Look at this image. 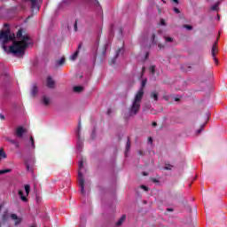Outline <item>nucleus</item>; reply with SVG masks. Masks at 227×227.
<instances>
[{"label":"nucleus","mask_w":227,"mask_h":227,"mask_svg":"<svg viewBox=\"0 0 227 227\" xmlns=\"http://www.w3.org/2000/svg\"><path fill=\"white\" fill-rule=\"evenodd\" d=\"M58 67H61V65H65V58H61V59L57 60Z\"/></svg>","instance_id":"obj_24"},{"label":"nucleus","mask_w":227,"mask_h":227,"mask_svg":"<svg viewBox=\"0 0 227 227\" xmlns=\"http://www.w3.org/2000/svg\"><path fill=\"white\" fill-rule=\"evenodd\" d=\"M143 71H145V67H143Z\"/></svg>","instance_id":"obj_55"},{"label":"nucleus","mask_w":227,"mask_h":227,"mask_svg":"<svg viewBox=\"0 0 227 227\" xmlns=\"http://www.w3.org/2000/svg\"><path fill=\"white\" fill-rule=\"evenodd\" d=\"M148 142L151 143V144L153 143V138H152V137H150L148 138Z\"/></svg>","instance_id":"obj_42"},{"label":"nucleus","mask_w":227,"mask_h":227,"mask_svg":"<svg viewBox=\"0 0 227 227\" xmlns=\"http://www.w3.org/2000/svg\"><path fill=\"white\" fill-rule=\"evenodd\" d=\"M5 173H12V168L0 170V175H4Z\"/></svg>","instance_id":"obj_25"},{"label":"nucleus","mask_w":227,"mask_h":227,"mask_svg":"<svg viewBox=\"0 0 227 227\" xmlns=\"http://www.w3.org/2000/svg\"><path fill=\"white\" fill-rule=\"evenodd\" d=\"M141 188L144 189V191H148V186L142 185Z\"/></svg>","instance_id":"obj_40"},{"label":"nucleus","mask_w":227,"mask_h":227,"mask_svg":"<svg viewBox=\"0 0 227 227\" xmlns=\"http://www.w3.org/2000/svg\"><path fill=\"white\" fill-rule=\"evenodd\" d=\"M81 47H82V43L78 45V50L72 55L71 59H76L79 56V51H81Z\"/></svg>","instance_id":"obj_14"},{"label":"nucleus","mask_w":227,"mask_h":227,"mask_svg":"<svg viewBox=\"0 0 227 227\" xmlns=\"http://www.w3.org/2000/svg\"><path fill=\"white\" fill-rule=\"evenodd\" d=\"M143 153L142 152H140V155L142 154Z\"/></svg>","instance_id":"obj_56"},{"label":"nucleus","mask_w":227,"mask_h":227,"mask_svg":"<svg viewBox=\"0 0 227 227\" xmlns=\"http://www.w3.org/2000/svg\"><path fill=\"white\" fill-rule=\"evenodd\" d=\"M4 207V203L0 204V212L3 210Z\"/></svg>","instance_id":"obj_41"},{"label":"nucleus","mask_w":227,"mask_h":227,"mask_svg":"<svg viewBox=\"0 0 227 227\" xmlns=\"http://www.w3.org/2000/svg\"><path fill=\"white\" fill-rule=\"evenodd\" d=\"M153 182H157V179H153Z\"/></svg>","instance_id":"obj_54"},{"label":"nucleus","mask_w":227,"mask_h":227,"mask_svg":"<svg viewBox=\"0 0 227 227\" xmlns=\"http://www.w3.org/2000/svg\"><path fill=\"white\" fill-rule=\"evenodd\" d=\"M161 26H166V21L164 20H160Z\"/></svg>","instance_id":"obj_38"},{"label":"nucleus","mask_w":227,"mask_h":227,"mask_svg":"<svg viewBox=\"0 0 227 227\" xmlns=\"http://www.w3.org/2000/svg\"><path fill=\"white\" fill-rule=\"evenodd\" d=\"M10 215L8 214V209H5L4 212L1 215L2 223H6L9 219Z\"/></svg>","instance_id":"obj_9"},{"label":"nucleus","mask_w":227,"mask_h":227,"mask_svg":"<svg viewBox=\"0 0 227 227\" xmlns=\"http://www.w3.org/2000/svg\"><path fill=\"white\" fill-rule=\"evenodd\" d=\"M213 59H214V61H215V63L216 65H219V59H217V58H215V56L213 57Z\"/></svg>","instance_id":"obj_35"},{"label":"nucleus","mask_w":227,"mask_h":227,"mask_svg":"<svg viewBox=\"0 0 227 227\" xmlns=\"http://www.w3.org/2000/svg\"><path fill=\"white\" fill-rule=\"evenodd\" d=\"M11 219L12 221H15L14 224L15 226H19V224H20V223H22V217H19V215H17V214H12L10 215Z\"/></svg>","instance_id":"obj_5"},{"label":"nucleus","mask_w":227,"mask_h":227,"mask_svg":"<svg viewBox=\"0 0 227 227\" xmlns=\"http://www.w3.org/2000/svg\"><path fill=\"white\" fill-rule=\"evenodd\" d=\"M55 84H56V82H54V80H52V77L48 76V78H47V86L51 90H52V89H54Z\"/></svg>","instance_id":"obj_8"},{"label":"nucleus","mask_w":227,"mask_h":227,"mask_svg":"<svg viewBox=\"0 0 227 227\" xmlns=\"http://www.w3.org/2000/svg\"><path fill=\"white\" fill-rule=\"evenodd\" d=\"M130 150V138H128L127 144H126V152H129Z\"/></svg>","instance_id":"obj_26"},{"label":"nucleus","mask_w":227,"mask_h":227,"mask_svg":"<svg viewBox=\"0 0 227 227\" xmlns=\"http://www.w3.org/2000/svg\"><path fill=\"white\" fill-rule=\"evenodd\" d=\"M84 90V87L82 86H74V91L75 93H81V91H82Z\"/></svg>","instance_id":"obj_19"},{"label":"nucleus","mask_w":227,"mask_h":227,"mask_svg":"<svg viewBox=\"0 0 227 227\" xmlns=\"http://www.w3.org/2000/svg\"><path fill=\"white\" fill-rule=\"evenodd\" d=\"M1 159H6V153L4 152V149H0V160Z\"/></svg>","instance_id":"obj_21"},{"label":"nucleus","mask_w":227,"mask_h":227,"mask_svg":"<svg viewBox=\"0 0 227 227\" xmlns=\"http://www.w3.org/2000/svg\"><path fill=\"white\" fill-rule=\"evenodd\" d=\"M174 209L173 208H167V212H173Z\"/></svg>","instance_id":"obj_47"},{"label":"nucleus","mask_w":227,"mask_h":227,"mask_svg":"<svg viewBox=\"0 0 227 227\" xmlns=\"http://www.w3.org/2000/svg\"><path fill=\"white\" fill-rule=\"evenodd\" d=\"M71 1L72 0H63L61 4H62V6H64V4H70Z\"/></svg>","instance_id":"obj_29"},{"label":"nucleus","mask_w":227,"mask_h":227,"mask_svg":"<svg viewBox=\"0 0 227 227\" xmlns=\"http://www.w3.org/2000/svg\"><path fill=\"white\" fill-rule=\"evenodd\" d=\"M217 8H219V4H215V5H213V6L211 7V10H212L213 12H217Z\"/></svg>","instance_id":"obj_27"},{"label":"nucleus","mask_w":227,"mask_h":227,"mask_svg":"<svg viewBox=\"0 0 227 227\" xmlns=\"http://www.w3.org/2000/svg\"><path fill=\"white\" fill-rule=\"evenodd\" d=\"M84 168V161L80 160L78 164V184L81 188L82 194H86V191H84V176L82 175V172H81V169Z\"/></svg>","instance_id":"obj_4"},{"label":"nucleus","mask_w":227,"mask_h":227,"mask_svg":"<svg viewBox=\"0 0 227 227\" xmlns=\"http://www.w3.org/2000/svg\"><path fill=\"white\" fill-rule=\"evenodd\" d=\"M165 41L168 43H171V42H173V37H166Z\"/></svg>","instance_id":"obj_33"},{"label":"nucleus","mask_w":227,"mask_h":227,"mask_svg":"<svg viewBox=\"0 0 227 227\" xmlns=\"http://www.w3.org/2000/svg\"><path fill=\"white\" fill-rule=\"evenodd\" d=\"M171 168H173V166H171V165H167V166L164 168V169H166L167 171H169V170H171Z\"/></svg>","instance_id":"obj_34"},{"label":"nucleus","mask_w":227,"mask_h":227,"mask_svg":"<svg viewBox=\"0 0 227 227\" xmlns=\"http://www.w3.org/2000/svg\"><path fill=\"white\" fill-rule=\"evenodd\" d=\"M25 148H29V145L27 144V145H25Z\"/></svg>","instance_id":"obj_53"},{"label":"nucleus","mask_w":227,"mask_h":227,"mask_svg":"<svg viewBox=\"0 0 227 227\" xmlns=\"http://www.w3.org/2000/svg\"><path fill=\"white\" fill-rule=\"evenodd\" d=\"M153 127H157V122L153 121Z\"/></svg>","instance_id":"obj_48"},{"label":"nucleus","mask_w":227,"mask_h":227,"mask_svg":"<svg viewBox=\"0 0 227 227\" xmlns=\"http://www.w3.org/2000/svg\"><path fill=\"white\" fill-rule=\"evenodd\" d=\"M31 227H35V225H32Z\"/></svg>","instance_id":"obj_57"},{"label":"nucleus","mask_w":227,"mask_h":227,"mask_svg":"<svg viewBox=\"0 0 227 227\" xmlns=\"http://www.w3.org/2000/svg\"><path fill=\"white\" fill-rule=\"evenodd\" d=\"M27 170L29 171V161H26Z\"/></svg>","instance_id":"obj_39"},{"label":"nucleus","mask_w":227,"mask_h":227,"mask_svg":"<svg viewBox=\"0 0 227 227\" xmlns=\"http://www.w3.org/2000/svg\"><path fill=\"white\" fill-rule=\"evenodd\" d=\"M152 42L154 43V45H157V41L155 40V34L152 35Z\"/></svg>","instance_id":"obj_30"},{"label":"nucleus","mask_w":227,"mask_h":227,"mask_svg":"<svg viewBox=\"0 0 227 227\" xmlns=\"http://www.w3.org/2000/svg\"><path fill=\"white\" fill-rule=\"evenodd\" d=\"M16 38L20 41L14 40L12 42V45L10 46L9 51L12 52V54H14V56H20V58H24L26 49L31 44L29 42L31 37L26 34L23 35L22 28H20L16 34Z\"/></svg>","instance_id":"obj_1"},{"label":"nucleus","mask_w":227,"mask_h":227,"mask_svg":"<svg viewBox=\"0 0 227 227\" xmlns=\"http://www.w3.org/2000/svg\"><path fill=\"white\" fill-rule=\"evenodd\" d=\"M151 98H153V100H155V102H157V100H159V94L155 91H153L151 93Z\"/></svg>","instance_id":"obj_20"},{"label":"nucleus","mask_w":227,"mask_h":227,"mask_svg":"<svg viewBox=\"0 0 227 227\" xmlns=\"http://www.w3.org/2000/svg\"><path fill=\"white\" fill-rule=\"evenodd\" d=\"M30 145L32 150H35V148H36V146L35 145V138L33 137H30Z\"/></svg>","instance_id":"obj_22"},{"label":"nucleus","mask_w":227,"mask_h":227,"mask_svg":"<svg viewBox=\"0 0 227 227\" xmlns=\"http://www.w3.org/2000/svg\"><path fill=\"white\" fill-rule=\"evenodd\" d=\"M147 79H143L141 82V88L138 90L133 99L132 105L129 107V116H136L141 109V100L145 96V88L146 87Z\"/></svg>","instance_id":"obj_2"},{"label":"nucleus","mask_w":227,"mask_h":227,"mask_svg":"<svg viewBox=\"0 0 227 227\" xmlns=\"http://www.w3.org/2000/svg\"><path fill=\"white\" fill-rule=\"evenodd\" d=\"M29 191H31V186L29 184L25 185V192L27 196H29Z\"/></svg>","instance_id":"obj_23"},{"label":"nucleus","mask_w":227,"mask_h":227,"mask_svg":"<svg viewBox=\"0 0 227 227\" xmlns=\"http://www.w3.org/2000/svg\"><path fill=\"white\" fill-rule=\"evenodd\" d=\"M148 56H150V54L148 52L145 53V59H148Z\"/></svg>","instance_id":"obj_45"},{"label":"nucleus","mask_w":227,"mask_h":227,"mask_svg":"<svg viewBox=\"0 0 227 227\" xmlns=\"http://www.w3.org/2000/svg\"><path fill=\"white\" fill-rule=\"evenodd\" d=\"M120 52H121V48L118 49L116 51V55L114 58L111 60L110 65H114L116 63V59H118V57L120 56Z\"/></svg>","instance_id":"obj_13"},{"label":"nucleus","mask_w":227,"mask_h":227,"mask_svg":"<svg viewBox=\"0 0 227 227\" xmlns=\"http://www.w3.org/2000/svg\"><path fill=\"white\" fill-rule=\"evenodd\" d=\"M184 27H185V29H188L189 31L192 29V26L191 25H184Z\"/></svg>","instance_id":"obj_32"},{"label":"nucleus","mask_w":227,"mask_h":227,"mask_svg":"<svg viewBox=\"0 0 227 227\" xmlns=\"http://www.w3.org/2000/svg\"><path fill=\"white\" fill-rule=\"evenodd\" d=\"M0 118H1V120H4L5 119V117H4V115L3 114H0Z\"/></svg>","instance_id":"obj_46"},{"label":"nucleus","mask_w":227,"mask_h":227,"mask_svg":"<svg viewBox=\"0 0 227 227\" xmlns=\"http://www.w3.org/2000/svg\"><path fill=\"white\" fill-rule=\"evenodd\" d=\"M143 175H144V176H148V173L143 172Z\"/></svg>","instance_id":"obj_51"},{"label":"nucleus","mask_w":227,"mask_h":227,"mask_svg":"<svg viewBox=\"0 0 227 227\" xmlns=\"http://www.w3.org/2000/svg\"><path fill=\"white\" fill-rule=\"evenodd\" d=\"M18 194H19V196H20L21 201H25V202L27 201V196H24V192H22L21 190H20V191L18 192Z\"/></svg>","instance_id":"obj_17"},{"label":"nucleus","mask_w":227,"mask_h":227,"mask_svg":"<svg viewBox=\"0 0 227 227\" xmlns=\"http://www.w3.org/2000/svg\"><path fill=\"white\" fill-rule=\"evenodd\" d=\"M24 134H26V129H24V128L22 126L18 127L16 129V136L18 137H22L24 136Z\"/></svg>","instance_id":"obj_7"},{"label":"nucleus","mask_w":227,"mask_h":227,"mask_svg":"<svg viewBox=\"0 0 227 227\" xmlns=\"http://www.w3.org/2000/svg\"><path fill=\"white\" fill-rule=\"evenodd\" d=\"M179 100H180V98H175V101H176V102H179Z\"/></svg>","instance_id":"obj_50"},{"label":"nucleus","mask_w":227,"mask_h":227,"mask_svg":"<svg viewBox=\"0 0 227 227\" xmlns=\"http://www.w3.org/2000/svg\"><path fill=\"white\" fill-rule=\"evenodd\" d=\"M36 93H38V86H36V84H34L32 88L31 95L33 97H36Z\"/></svg>","instance_id":"obj_18"},{"label":"nucleus","mask_w":227,"mask_h":227,"mask_svg":"<svg viewBox=\"0 0 227 227\" xmlns=\"http://www.w3.org/2000/svg\"><path fill=\"white\" fill-rule=\"evenodd\" d=\"M42 103L43 104V106H49L51 104V99L46 96H43L42 98Z\"/></svg>","instance_id":"obj_16"},{"label":"nucleus","mask_w":227,"mask_h":227,"mask_svg":"<svg viewBox=\"0 0 227 227\" xmlns=\"http://www.w3.org/2000/svg\"><path fill=\"white\" fill-rule=\"evenodd\" d=\"M173 2L178 4V0H173Z\"/></svg>","instance_id":"obj_52"},{"label":"nucleus","mask_w":227,"mask_h":227,"mask_svg":"<svg viewBox=\"0 0 227 227\" xmlns=\"http://www.w3.org/2000/svg\"><path fill=\"white\" fill-rule=\"evenodd\" d=\"M125 219H127V215H122L121 217L116 223V226H121V224H123Z\"/></svg>","instance_id":"obj_15"},{"label":"nucleus","mask_w":227,"mask_h":227,"mask_svg":"<svg viewBox=\"0 0 227 227\" xmlns=\"http://www.w3.org/2000/svg\"><path fill=\"white\" fill-rule=\"evenodd\" d=\"M119 32H120V34L121 35V34L123 33V29L120 28V29H119Z\"/></svg>","instance_id":"obj_49"},{"label":"nucleus","mask_w":227,"mask_h":227,"mask_svg":"<svg viewBox=\"0 0 227 227\" xmlns=\"http://www.w3.org/2000/svg\"><path fill=\"white\" fill-rule=\"evenodd\" d=\"M174 12L176 13H180V10L178 8H176V7L174 8Z\"/></svg>","instance_id":"obj_36"},{"label":"nucleus","mask_w":227,"mask_h":227,"mask_svg":"<svg viewBox=\"0 0 227 227\" xmlns=\"http://www.w3.org/2000/svg\"><path fill=\"white\" fill-rule=\"evenodd\" d=\"M95 4H97L98 6H100V3H98V0H94Z\"/></svg>","instance_id":"obj_43"},{"label":"nucleus","mask_w":227,"mask_h":227,"mask_svg":"<svg viewBox=\"0 0 227 227\" xmlns=\"http://www.w3.org/2000/svg\"><path fill=\"white\" fill-rule=\"evenodd\" d=\"M31 2V8L33 11L40 10V6H38V0H30Z\"/></svg>","instance_id":"obj_10"},{"label":"nucleus","mask_w":227,"mask_h":227,"mask_svg":"<svg viewBox=\"0 0 227 227\" xmlns=\"http://www.w3.org/2000/svg\"><path fill=\"white\" fill-rule=\"evenodd\" d=\"M218 51H217V42H215V43L212 46V50H211V56L213 58H215V55L217 54Z\"/></svg>","instance_id":"obj_11"},{"label":"nucleus","mask_w":227,"mask_h":227,"mask_svg":"<svg viewBox=\"0 0 227 227\" xmlns=\"http://www.w3.org/2000/svg\"><path fill=\"white\" fill-rule=\"evenodd\" d=\"M203 127H205V125H202L201 128L197 130V134H200L201 133V129H203Z\"/></svg>","instance_id":"obj_37"},{"label":"nucleus","mask_w":227,"mask_h":227,"mask_svg":"<svg viewBox=\"0 0 227 227\" xmlns=\"http://www.w3.org/2000/svg\"><path fill=\"white\" fill-rule=\"evenodd\" d=\"M0 40L3 43L4 49H6V43L8 42H13L15 40V34H12L10 30H2L0 32Z\"/></svg>","instance_id":"obj_3"},{"label":"nucleus","mask_w":227,"mask_h":227,"mask_svg":"<svg viewBox=\"0 0 227 227\" xmlns=\"http://www.w3.org/2000/svg\"><path fill=\"white\" fill-rule=\"evenodd\" d=\"M149 70L151 72V74H153V75L155 74V66H151L149 67Z\"/></svg>","instance_id":"obj_28"},{"label":"nucleus","mask_w":227,"mask_h":227,"mask_svg":"<svg viewBox=\"0 0 227 227\" xmlns=\"http://www.w3.org/2000/svg\"><path fill=\"white\" fill-rule=\"evenodd\" d=\"M158 47H159V49H164V45H162L161 43H159Z\"/></svg>","instance_id":"obj_44"},{"label":"nucleus","mask_w":227,"mask_h":227,"mask_svg":"<svg viewBox=\"0 0 227 227\" xmlns=\"http://www.w3.org/2000/svg\"><path fill=\"white\" fill-rule=\"evenodd\" d=\"M77 137V147L82 148V140H81V122L78 124Z\"/></svg>","instance_id":"obj_6"},{"label":"nucleus","mask_w":227,"mask_h":227,"mask_svg":"<svg viewBox=\"0 0 227 227\" xmlns=\"http://www.w3.org/2000/svg\"><path fill=\"white\" fill-rule=\"evenodd\" d=\"M77 22H79V20H75V21H74V29L75 32L78 31V28H77Z\"/></svg>","instance_id":"obj_31"},{"label":"nucleus","mask_w":227,"mask_h":227,"mask_svg":"<svg viewBox=\"0 0 227 227\" xmlns=\"http://www.w3.org/2000/svg\"><path fill=\"white\" fill-rule=\"evenodd\" d=\"M6 141H8V143H10L11 145H14L15 148H20V143H19L18 140H13L7 137Z\"/></svg>","instance_id":"obj_12"}]
</instances>
